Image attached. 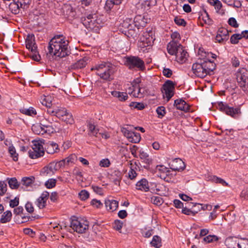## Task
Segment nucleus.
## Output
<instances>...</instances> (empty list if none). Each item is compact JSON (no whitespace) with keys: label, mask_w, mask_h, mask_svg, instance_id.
Segmentation results:
<instances>
[{"label":"nucleus","mask_w":248,"mask_h":248,"mask_svg":"<svg viewBox=\"0 0 248 248\" xmlns=\"http://www.w3.org/2000/svg\"><path fill=\"white\" fill-rule=\"evenodd\" d=\"M129 106L133 108H137L138 110H142L145 108L143 103L131 102Z\"/></svg>","instance_id":"8fccbe9b"},{"label":"nucleus","mask_w":248,"mask_h":248,"mask_svg":"<svg viewBox=\"0 0 248 248\" xmlns=\"http://www.w3.org/2000/svg\"><path fill=\"white\" fill-rule=\"evenodd\" d=\"M241 39V36L240 34H234L231 36L230 38L231 43L232 44H236L238 43L239 40Z\"/></svg>","instance_id":"603ef678"},{"label":"nucleus","mask_w":248,"mask_h":248,"mask_svg":"<svg viewBox=\"0 0 248 248\" xmlns=\"http://www.w3.org/2000/svg\"><path fill=\"white\" fill-rule=\"evenodd\" d=\"M8 152L11 155V156L13 158V160L16 161L18 160V154L16 153L15 148L11 145L9 147Z\"/></svg>","instance_id":"79ce46f5"},{"label":"nucleus","mask_w":248,"mask_h":248,"mask_svg":"<svg viewBox=\"0 0 248 248\" xmlns=\"http://www.w3.org/2000/svg\"><path fill=\"white\" fill-rule=\"evenodd\" d=\"M174 22L179 26H185L186 24V21L184 19L179 18L178 17H175Z\"/></svg>","instance_id":"680f3d73"},{"label":"nucleus","mask_w":248,"mask_h":248,"mask_svg":"<svg viewBox=\"0 0 248 248\" xmlns=\"http://www.w3.org/2000/svg\"><path fill=\"white\" fill-rule=\"evenodd\" d=\"M155 170L158 173V176L161 179L168 182L171 181L172 174L168 168L163 165H157L156 167Z\"/></svg>","instance_id":"9b49d317"},{"label":"nucleus","mask_w":248,"mask_h":248,"mask_svg":"<svg viewBox=\"0 0 248 248\" xmlns=\"http://www.w3.org/2000/svg\"><path fill=\"white\" fill-rule=\"evenodd\" d=\"M174 89L175 84L171 80H167L163 85L161 91L164 98H166L167 101L173 96Z\"/></svg>","instance_id":"1a4fd4ad"},{"label":"nucleus","mask_w":248,"mask_h":248,"mask_svg":"<svg viewBox=\"0 0 248 248\" xmlns=\"http://www.w3.org/2000/svg\"><path fill=\"white\" fill-rule=\"evenodd\" d=\"M134 23L135 26L140 28L143 27L145 25V22L144 21L143 16L141 15H137L135 16L134 19Z\"/></svg>","instance_id":"473e14b6"},{"label":"nucleus","mask_w":248,"mask_h":248,"mask_svg":"<svg viewBox=\"0 0 248 248\" xmlns=\"http://www.w3.org/2000/svg\"><path fill=\"white\" fill-rule=\"evenodd\" d=\"M152 247L155 248H160L162 246V240L160 237L158 235L153 236L152 240L150 242Z\"/></svg>","instance_id":"c756f323"},{"label":"nucleus","mask_w":248,"mask_h":248,"mask_svg":"<svg viewBox=\"0 0 248 248\" xmlns=\"http://www.w3.org/2000/svg\"><path fill=\"white\" fill-rule=\"evenodd\" d=\"M182 46L175 41H171L167 45L168 52L171 55H176L178 51V48Z\"/></svg>","instance_id":"f3484780"},{"label":"nucleus","mask_w":248,"mask_h":248,"mask_svg":"<svg viewBox=\"0 0 248 248\" xmlns=\"http://www.w3.org/2000/svg\"><path fill=\"white\" fill-rule=\"evenodd\" d=\"M153 35V32L151 30H150L148 32H144L142 42H145L147 44V46L151 45L155 40Z\"/></svg>","instance_id":"5701e85b"},{"label":"nucleus","mask_w":248,"mask_h":248,"mask_svg":"<svg viewBox=\"0 0 248 248\" xmlns=\"http://www.w3.org/2000/svg\"><path fill=\"white\" fill-rule=\"evenodd\" d=\"M35 181V177L33 176L25 177L22 178L21 183L26 187L30 186Z\"/></svg>","instance_id":"72a5a7b5"},{"label":"nucleus","mask_w":248,"mask_h":248,"mask_svg":"<svg viewBox=\"0 0 248 248\" xmlns=\"http://www.w3.org/2000/svg\"><path fill=\"white\" fill-rule=\"evenodd\" d=\"M225 245L228 248H239L237 239L236 237H228L225 241Z\"/></svg>","instance_id":"a878e982"},{"label":"nucleus","mask_w":248,"mask_h":248,"mask_svg":"<svg viewBox=\"0 0 248 248\" xmlns=\"http://www.w3.org/2000/svg\"><path fill=\"white\" fill-rule=\"evenodd\" d=\"M12 214L10 211L4 212L2 215L0 219V222L1 223H5L9 222L12 218Z\"/></svg>","instance_id":"7c9ffc66"},{"label":"nucleus","mask_w":248,"mask_h":248,"mask_svg":"<svg viewBox=\"0 0 248 248\" xmlns=\"http://www.w3.org/2000/svg\"><path fill=\"white\" fill-rule=\"evenodd\" d=\"M20 111L25 115L29 116H32L33 115H35L36 114V112L35 109L32 108H22L20 110Z\"/></svg>","instance_id":"a18cd8bd"},{"label":"nucleus","mask_w":248,"mask_h":248,"mask_svg":"<svg viewBox=\"0 0 248 248\" xmlns=\"http://www.w3.org/2000/svg\"><path fill=\"white\" fill-rule=\"evenodd\" d=\"M33 147H34V151H36V153L43 152L42 156L44 155L45 151L44 147L41 143L38 141H34L33 143Z\"/></svg>","instance_id":"4c0bfd02"},{"label":"nucleus","mask_w":248,"mask_h":248,"mask_svg":"<svg viewBox=\"0 0 248 248\" xmlns=\"http://www.w3.org/2000/svg\"><path fill=\"white\" fill-rule=\"evenodd\" d=\"M136 186L137 189L142 191H147L149 189L148 182L145 179H142L141 180L138 182Z\"/></svg>","instance_id":"393cba45"},{"label":"nucleus","mask_w":248,"mask_h":248,"mask_svg":"<svg viewBox=\"0 0 248 248\" xmlns=\"http://www.w3.org/2000/svg\"><path fill=\"white\" fill-rule=\"evenodd\" d=\"M62 121L65 122L67 124H72L74 123V119L72 114L68 112L65 115L61 118Z\"/></svg>","instance_id":"a19ab883"},{"label":"nucleus","mask_w":248,"mask_h":248,"mask_svg":"<svg viewBox=\"0 0 248 248\" xmlns=\"http://www.w3.org/2000/svg\"><path fill=\"white\" fill-rule=\"evenodd\" d=\"M68 112L65 108H57V112H55L56 116L61 119L63 116L67 114Z\"/></svg>","instance_id":"09e8293b"},{"label":"nucleus","mask_w":248,"mask_h":248,"mask_svg":"<svg viewBox=\"0 0 248 248\" xmlns=\"http://www.w3.org/2000/svg\"><path fill=\"white\" fill-rule=\"evenodd\" d=\"M116 68L112 63L108 62H102L91 68V70L96 71V74L104 80L110 81L113 78L112 75L116 72Z\"/></svg>","instance_id":"f03ea898"},{"label":"nucleus","mask_w":248,"mask_h":248,"mask_svg":"<svg viewBox=\"0 0 248 248\" xmlns=\"http://www.w3.org/2000/svg\"><path fill=\"white\" fill-rule=\"evenodd\" d=\"M52 122H47L46 119H42L39 124L33 125L32 126L31 129L36 134H43L47 132H52L53 128L51 125Z\"/></svg>","instance_id":"20e7f679"},{"label":"nucleus","mask_w":248,"mask_h":248,"mask_svg":"<svg viewBox=\"0 0 248 248\" xmlns=\"http://www.w3.org/2000/svg\"><path fill=\"white\" fill-rule=\"evenodd\" d=\"M68 41L62 35H57L49 41L48 50L50 54L63 58L68 55Z\"/></svg>","instance_id":"f257e3e1"},{"label":"nucleus","mask_w":248,"mask_h":248,"mask_svg":"<svg viewBox=\"0 0 248 248\" xmlns=\"http://www.w3.org/2000/svg\"><path fill=\"white\" fill-rule=\"evenodd\" d=\"M41 103L47 108H50L52 105L51 97L49 96H44Z\"/></svg>","instance_id":"37998d69"},{"label":"nucleus","mask_w":248,"mask_h":248,"mask_svg":"<svg viewBox=\"0 0 248 248\" xmlns=\"http://www.w3.org/2000/svg\"><path fill=\"white\" fill-rule=\"evenodd\" d=\"M206 16L203 17V20L206 24L212 25L213 24V21L209 17V16L206 11H205Z\"/></svg>","instance_id":"052dcab7"},{"label":"nucleus","mask_w":248,"mask_h":248,"mask_svg":"<svg viewBox=\"0 0 248 248\" xmlns=\"http://www.w3.org/2000/svg\"><path fill=\"white\" fill-rule=\"evenodd\" d=\"M70 227L76 232H85L89 228V222L87 220L73 219L71 222Z\"/></svg>","instance_id":"9d476101"},{"label":"nucleus","mask_w":248,"mask_h":248,"mask_svg":"<svg viewBox=\"0 0 248 248\" xmlns=\"http://www.w3.org/2000/svg\"><path fill=\"white\" fill-rule=\"evenodd\" d=\"M23 208L22 206H19L14 209V213L16 215L15 219L18 223H23L29 220L28 217L23 216Z\"/></svg>","instance_id":"4468645a"},{"label":"nucleus","mask_w":248,"mask_h":248,"mask_svg":"<svg viewBox=\"0 0 248 248\" xmlns=\"http://www.w3.org/2000/svg\"><path fill=\"white\" fill-rule=\"evenodd\" d=\"M111 94L121 101H124L127 99L128 95L126 93L120 92L118 91L111 92Z\"/></svg>","instance_id":"c85d7f7f"},{"label":"nucleus","mask_w":248,"mask_h":248,"mask_svg":"<svg viewBox=\"0 0 248 248\" xmlns=\"http://www.w3.org/2000/svg\"><path fill=\"white\" fill-rule=\"evenodd\" d=\"M202 63L207 75L210 74L211 72L215 69V63L210 60L203 61Z\"/></svg>","instance_id":"b1692460"},{"label":"nucleus","mask_w":248,"mask_h":248,"mask_svg":"<svg viewBox=\"0 0 248 248\" xmlns=\"http://www.w3.org/2000/svg\"><path fill=\"white\" fill-rule=\"evenodd\" d=\"M124 59V64L130 69L143 70L145 68L144 62L138 57L130 56L125 57Z\"/></svg>","instance_id":"39448f33"},{"label":"nucleus","mask_w":248,"mask_h":248,"mask_svg":"<svg viewBox=\"0 0 248 248\" xmlns=\"http://www.w3.org/2000/svg\"><path fill=\"white\" fill-rule=\"evenodd\" d=\"M203 241L207 243L217 241L218 240V237L215 235H208L204 237L203 238Z\"/></svg>","instance_id":"de8ad7c7"},{"label":"nucleus","mask_w":248,"mask_h":248,"mask_svg":"<svg viewBox=\"0 0 248 248\" xmlns=\"http://www.w3.org/2000/svg\"><path fill=\"white\" fill-rule=\"evenodd\" d=\"M134 82L135 83L132 86L133 91L131 93L135 97H141L143 93L141 92V88L138 85L140 82V79L137 78L134 81Z\"/></svg>","instance_id":"4be33fe9"},{"label":"nucleus","mask_w":248,"mask_h":248,"mask_svg":"<svg viewBox=\"0 0 248 248\" xmlns=\"http://www.w3.org/2000/svg\"><path fill=\"white\" fill-rule=\"evenodd\" d=\"M65 159L66 164L69 165L70 163H74L77 160V156L75 154H71Z\"/></svg>","instance_id":"4d7b16f0"},{"label":"nucleus","mask_w":248,"mask_h":248,"mask_svg":"<svg viewBox=\"0 0 248 248\" xmlns=\"http://www.w3.org/2000/svg\"><path fill=\"white\" fill-rule=\"evenodd\" d=\"M105 203L107 210L112 212L116 210L118 207V202L114 200H106Z\"/></svg>","instance_id":"bb28decb"},{"label":"nucleus","mask_w":248,"mask_h":248,"mask_svg":"<svg viewBox=\"0 0 248 248\" xmlns=\"http://www.w3.org/2000/svg\"><path fill=\"white\" fill-rule=\"evenodd\" d=\"M211 180L216 183L220 184L223 186H228V184L224 180L215 175L211 177Z\"/></svg>","instance_id":"ea45409f"},{"label":"nucleus","mask_w":248,"mask_h":248,"mask_svg":"<svg viewBox=\"0 0 248 248\" xmlns=\"http://www.w3.org/2000/svg\"><path fill=\"white\" fill-rule=\"evenodd\" d=\"M43 152L36 153V151H34V147H32L31 149L28 151L29 156L32 159H35L42 156Z\"/></svg>","instance_id":"e433bc0d"},{"label":"nucleus","mask_w":248,"mask_h":248,"mask_svg":"<svg viewBox=\"0 0 248 248\" xmlns=\"http://www.w3.org/2000/svg\"><path fill=\"white\" fill-rule=\"evenodd\" d=\"M228 24L229 25L234 28H237L239 26L236 20L233 17H231L228 20Z\"/></svg>","instance_id":"0e129e2a"},{"label":"nucleus","mask_w":248,"mask_h":248,"mask_svg":"<svg viewBox=\"0 0 248 248\" xmlns=\"http://www.w3.org/2000/svg\"><path fill=\"white\" fill-rule=\"evenodd\" d=\"M122 0H107L106 2V7L109 10L112 9L114 5L121 3Z\"/></svg>","instance_id":"c9c22d12"},{"label":"nucleus","mask_w":248,"mask_h":248,"mask_svg":"<svg viewBox=\"0 0 248 248\" xmlns=\"http://www.w3.org/2000/svg\"><path fill=\"white\" fill-rule=\"evenodd\" d=\"M170 169L172 170L181 171L183 170L186 165L183 160L179 158L174 159L171 162L169 163Z\"/></svg>","instance_id":"ddd939ff"},{"label":"nucleus","mask_w":248,"mask_h":248,"mask_svg":"<svg viewBox=\"0 0 248 248\" xmlns=\"http://www.w3.org/2000/svg\"><path fill=\"white\" fill-rule=\"evenodd\" d=\"M81 21L83 25L87 28L96 31L101 27V21L97 18V16L94 15H88L86 17H82Z\"/></svg>","instance_id":"7ed1b4c3"},{"label":"nucleus","mask_w":248,"mask_h":248,"mask_svg":"<svg viewBox=\"0 0 248 248\" xmlns=\"http://www.w3.org/2000/svg\"><path fill=\"white\" fill-rule=\"evenodd\" d=\"M121 132L123 133L124 135L127 138L128 140L129 138H130V136L132 131L129 130L126 128L123 127L121 128Z\"/></svg>","instance_id":"69168bd1"},{"label":"nucleus","mask_w":248,"mask_h":248,"mask_svg":"<svg viewBox=\"0 0 248 248\" xmlns=\"http://www.w3.org/2000/svg\"><path fill=\"white\" fill-rule=\"evenodd\" d=\"M151 202L154 204L159 205L162 203L163 199L159 196H153L151 198Z\"/></svg>","instance_id":"5fc2aeb1"},{"label":"nucleus","mask_w":248,"mask_h":248,"mask_svg":"<svg viewBox=\"0 0 248 248\" xmlns=\"http://www.w3.org/2000/svg\"><path fill=\"white\" fill-rule=\"evenodd\" d=\"M240 197L244 200L248 199V187L242 191Z\"/></svg>","instance_id":"774afa93"},{"label":"nucleus","mask_w":248,"mask_h":248,"mask_svg":"<svg viewBox=\"0 0 248 248\" xmlns=\"http://www.w3.org/2000/svg\"><path fill=\"white\" fill-rule=\"evenodd\" d=\"M56 180L55 179H49L46 183L45 186L48 188H52L55 186Z\"/></svg>","instance_id":"6e6d98bb"},{"label":"nucleus","mask_w":248,"mask_h":248,"mask_svg":"<svg viewBox=\"0 0 248 248\" xmlns=\"http://www.w3.org/2000/svg\"><path fill=\"white\" fill-rule=\"evenodd\" d=\"M217 33L224 38V40H228L229 36V31L225 28H221L219 29Z\"/></svg>","instance_id":"49530a36"},{"label":"nucleus","mask_w":248,"mask_h":248,"mask_svg":"<svg viewBox=\"0 0 248 248\" xmlns=\"http://www.w3.org/2000/svg\"><path fill=\"white\" fill-rule=\"evenodd\" d=\"M130 138H129L128 140L133 143H138L140 141L141 139L140 135L137 132H132L131 135H130Z\"/></svg>","instance_id":"f704fd0d"},{"label":"nucleus","mask_w":248,"mask_h":248,"mask_svg":"<svg viewBox=\"0 0 248 248\" xmlns=\"http://www.w3.org/2000/svg\"><path fill=\"white\" fill-rule=\"evenodd\" d=\"M89 58L87 57H84L83 58L78 61L72 64L69 67L70 70H78L85 67L88 63Z\"/></svg>","instance_id":"dca6fc26"},{"label":"nucleus","mask_w":248,"mask_h":248,"mask_svg":"<svg viewBox=\"0 0 248 248\" xmlns=\"http://www.w3.org/2000/svg\"><path fill=\"white\" fill-rule=\"evenodd\" d=\"M88 128L90 132L94 136L97 137L99 130L94 124L89 122L88 124Z\"/></svg>","instance_id":"c03bdc74"},{"label":"nucleus","mask_w":248,"mask_h":248,"mask_svg":"<svg viewBox=\"0 0 248 248\" xmlns=\"http://www.w3.org/2000/svg\"><path fill=\"white\" fill-rule=\"evenodd\" d=\"M45 150L47 154H53L59 151L58 145L53 142L49 141L45 145Z\"/></svg>","instance_id":"6ab92c4d"},{"label":"nucleus","mask_w":248,"mask_h":248,"mask_svg":"<svg viewBox=\"0 0 248 248\" xmlns=\"http://www.w3.org/2000/svg\"><path fill=\"white\" fill-rule=\"evenodd\" d=\"M217 108L220 111L234 118H236L241 114L240 107L234 108L230 107L227 103L222 102H220L217 103Z\"/></svg>","instance_id":"423d86ee"},{"label":"nucleus","mask_w":248,"mask_h":248,"mask_svg":"<svg viewBox=\"0 0 248 248\" xmlns=\"http://www.w3.org/2000/svg\"><path fill=\"white\" fill-rule=\"evenodd\" d=\"M57 170L54 163H50L47 166L45 167L41 171V174L45 176H52Z\"/></svg>","instance_id":"aec40b11"},{"label":"nucleus","mask_w":248,"mask_h":248,"mask_svg":"<svg viewBox=\"0 0 248 248\" xmlns=\"http://www.w3.org/2000/svg\"><path fill=\"white\" fill-rule=\"evenodd\" d=\"M192 70L196 76L201 78H203L207 75L202 62L194 63L192 65Z\"/></svg>","instance_id":"f8f14e48"},{"label":"nucleus","mask_w":248,"mask_h":248,"mask_svg":"<svg viewBox=\"0 0 248 248\" xmlns=\"http://www.w3.org/2000/svg\"><path fill=\"white\" fill-rule=\"evenodd\" d=\"M49 194L47 191L44 192L40 197L38 198L36 203L37 206L40 209L44 208L46 205V202L48 199Z\"/></svg>","instance_id":"a211bd4d"},{"label":"nucleus","mask_w":248,"mask_h":248,"mask_svg":"<svg viewBox=\"0 0 248 248\" xmlns=\"http://www.w3.org/2000/svg\"><path fill=\"white\" fill-rule=\"evenodd\" d=\"M26 46L27 48L31 50L32 55L31 56L32 59L35 61H39L40 56L37 52V46L35 42L34 35H28L26 39Z\"/></svg>","instance_id":"6e6552de"},{"label":"nucleus","mask_w":248,"mask_h":248,"mask_svg":"<svg viewBox=\"0 0 248 248\" xmlns=\"http://www.w3.org/2000/svg\"><path fill=\"white\" fill-rule=\"evenodd\" d=\"M191 232H209V230L207 229H200L198 225H193L192 227L190 228Z\"/></svg>","instance_id":"3c124183"},{"label":"nucleus","mask_w":248,"mask_h":248,"mask_svg":"<svg viewBox=\"0 0 248 248\" xmlns=\"http://www.w3.org/2000/svg\"><path fill=\"white\" fill-rule=\"evenodd\" d=\"M33 147H34V151H36V153L43 152L42 156L44 155L45 151L44 147L41 143L38 141H34L33 143Z\"/></svg>","instance_id":"58836bf2"},{"label":"nucleus","mask_w":248,"mask_h":248,"mask_svg":"<svg viewBox=\"0 0 248 248\" xmlns=\"http://www.w3.org/2000/svg\"><path fill=\"white\" fill-rule=\"evenodd\" d=\"M7 186L4 181H0V195L3 196L7 191Z\"/></svg>","instance_id":"864d4df0"},{"label":"nucleus","mask_w":248,"mask_h":248,"mask_svg":"<svg viewBox=\"0 0 248 248\" xmlns=\"http://www.w3.org/2000/svg\"><path fill=\"white\" fill-rule=\"evenodd\" d=\"M239 248H248V239H243L238 241Z\"/></svg>","instance_id":"bf43d9fd"},{"label":"nucleus","mask_w":248,"mask_h":248,"mask_svg":"<svg viewBox=\"0 0 248 248\" xmlns=\"http://www.w3.org/2000/svg\"><path fill=\"white\" fill-rule=\"evenodd\" d=\"M238 85L245 92H248V71L244 68L239 69L236 75Z\"/></svg>","instance_id":"0eeeda50"},{"label":"nucleus","mask_w":248,"mask_h":248,"mask_svg":"<svg viewBox=\"0 0 248 248\" xmlns=\"http://www.w3.org/2000/svg\"><path fill=\"white\" fill-rule=\"evenodd\" d=\"M174 106L177 109L186 112L190 111V106L182 99H176L174 101Z\"/></svg>","instance_id":"2eb2a0df"},{"label":"nucleus","mask_w":248,"mask_h":248,"mask_svg":"<svg viewBox=\"0 0 248 248\" xmlns=\"http://www.w3.org/2000/svg\"><path fill=\"white\" fill-rule=\"evenodd\" d=\"M111 179L115 185H120L122 178V173L118 170H114L110 175Z\"/></svg>","instance_id":"cd10ccee"},{"label":"nucleus","mask_w":248,"mask_h":248,"mask_svg":"<svg viewBox=\"0 0 248 248\" xmlns=\"http://www.w3.org/2000/svg\"><path fill=\"white\" fill-rule=\"evenodd\" d=\"M89 193L85 190H82L79 193V196L82 201L87 200L89 197Z\"/></svg>","instance_id":"13d9d810"},{"label":"nucleus","mask_w":248,"mask_h":248,"mask_svg":"<svg viewBox=\"0 0 248 248\" xmlns=\"http://www.w3.org/2000/svg\"><path fill=\"white\" fill-rule=\"evenodd\" d=\"M178 51L175 55L176 59L179 63H183L186 62L188 56L187 52L184 49L183 46L178 48Z\"/></svg>","instance_id":"412c9836"},{"label":"nucleus","mask_w":248,"mask_h":248,"mask_svg":"<svg viewBox=\"0 0 248 248\" xmlns=\"http://www.w3.org/2000/svg\"><path fill=\"white\" fill-rule=\"evenodd\" d=\"M156 111L159 116H161V117L164 116L166 113L165 108L163 106L157 107Z\"/></svg>","instance_id":"e2e57ef3"},{"label":"nucleus","mask_w":248,"mask_h":248,"mask_svg":"<svg viewBox=\"0 0 248 248\" xmlns=\"http://www.w3.org/2000/svg\"><path fill=\"white\" fill-rule=\"evenodd\" d=\"M140 28H134V30H131L130 29L129 31H128V33L133 38L137 37V35L138 34L139 30Z\"/></svg>","instance_id":"338daca9"},{"label":"nucleus","mask_w":248,"mask_h":248,"mask_svg":"<svg viewBox=\"0 0 248 248\" xmlns=\"http://www.w3.org/2000/svg\"><path fill=\"white\" fill-rule=\"evenodd\" d=\"M9 187L11 189H16L19 186V183L15 177L8 178L7 179Z\"/></svg>","instance_id":"2f4dec72"}]
</instances>
